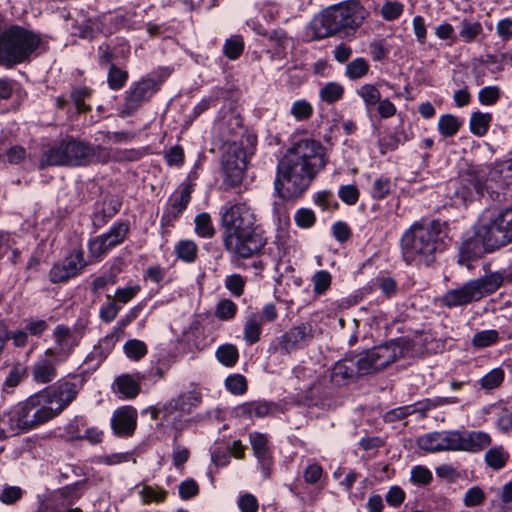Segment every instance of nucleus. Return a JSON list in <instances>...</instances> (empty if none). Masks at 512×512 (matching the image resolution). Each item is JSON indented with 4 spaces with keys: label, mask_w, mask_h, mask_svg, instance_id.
I'll return each instance as SVG.
<instances>
[{
    "label": "nucleus",
    "mask_w": 512,
    "mask_h": 512,
    "mask_svg": "<svg viewBox=\"0 0 512 512\" xmlns=\"http://www.w3.org/2000/svg\"><path fill=\"white\" fill-rule=\"evenodd\" d=\"M28 376V367L21 362L12 365L3 382L4 389H14Z\"/></svg>",
    "instance_id": "38"
},
{
    "label": "nucleus",
    "mask_w": 512,
    "mask_h": 512,
    "mask_svg": "<svg viewBox=\"0 0 512 512\" xmlns=\"http://www.w3.org/2000/svg\"><path fill=\"white\" fill-rule=\"evenodd\" d=\"M295 223L302 229L311 228L316 222V215L313 210L309 208H300L294 215Z\"/></svg>",
    "instance_id": "61"
},
{
    "label": "nucleus",
    "mask_w": 512,
    "mask_h": 512,
    "mask_svg": "<svg viewBox=\"0 0 512 512\" xmlns=\"http://www.w3.org/2000/svg\"><path fill=\"white\" fill-rule=\"evenodd\" d=\"M262 324V318L258 314H251L246 318L243 327V336L247 344L253 345L260 340Z\"/></svg>",
    "instance_id": "32"
},
{
    "label": "nucleus",
    "mask_w": 512,
    "mask_h": 512,
    "mask_svg": "<svg viewBox=\"0 0 512 512\" xmlns=\"http://www.w3.org/2000/svg\"><path fill=\"white\" fill-rule=\"evenodd\" d=\"M215 356L222 365L233 367L239 359V352L235 345L226 343L217 348Z\"/></svg>",
    "instance_id": "42"
},
{
    "label": "nucleus",
    "mask_w": 512,
    "mask_h": 512,
    "mask_svg": "<svg viewBox=\"0 0 512 512\" xmlns=\"http://www.w3.org/2000/svg\"><path fill=\"white\" fill-rule=\"evenodd\" d=\"M46 352L39 356L30 369L32 380L37 385L52 383L58 376L57 366L61 364Z\"/></svg>",
    "instance_id": "22"
},
{
    "label": "nucleus",
    "mask_w": 512,
    "mask_h": 512,
    "mask_svg": "<svg viewBox=\"0 0 512 512\" xmlns=\"http://www.w3.org/2000/svg\"><path fill=\"white\" fill-rule=\"evenodd\" d=\"M477 234L488 250H497L512 242V205L487 211L477 226Z\"/></svg>",
    "instance_id": "9"
},
{
    "label": "nucleus",
    "mask_w": 512,
    "mask_h": 512,
    "mask_svg": "<svg viewBox=\"0 0 512 512\" xmlns=\"http://www.w3.org/2000/svg\"><path fill=\"white\" fill-rule=\"evenodd\" d=\"M410 480L415 485L424 486L431 483L433 475L427 467L417 465L411 469Z\"/></svg>",
    "instance_id": "60"
},
{
    "label": "nucleus",
    "mask_w": 512,
    "mask_h": 512,
    "mask_svg": "<svg viewBox=\"0 0 512 512\" xmlns=\"http://www.w3.org/2000/svg\"><path fill=\"white\" fill-rule=\"evenodd\" d=\"M344 95V87L337 82H328L319 91V97L327 104H334Z\"/></svg>",
    "instance_id": "44"
},
{
    "label": "nucleus",
    "mask_w": 512,
    "mask_h": 512,
    "mask_svg": "<svg viewBox=\"0 0 512 512\" xmlns=\"http://www.w3.org/2000/svg\"><path fill=\"white\" fill-rule=\"evenodd\" d=\"M509 458L510 454L503 446H495L485 453L484 461L488 467L498 471L506 466Z\"/></svg>",
    "instance_id": "34"
},
{
    "label": "nucleus",
    "mask_w": 512,
    "mask_h": 512,
    "mask_svg": "<svg viewBox=\"0 0 512 512\" xmlns=\"http://www.w3.org/2000/svg\"><path fill=\"white\" fill-rule=\"evenodd\" d=\"M314 292L318 295L325 293L331 285V275L326 270L317 271L313 278Z\"/></svg>",
    "instance_id": "64"
},
{
    "label": "nucleus",
    "mask_w": 512,
    "mask_h": 512,
    "mask_svg": "<svg viewBox=\"0 0 512 512\" xmlns=\"http://www.w3.org/2000/svg\"><path fill=\"white\" fill-rule=\"evenodd\" d=\"M505 372L502 368H494L480 379L483 389L492 390L501 385L504 381Z\"/></svg>",
    "instance_id": "52"
},
{
    "label": "nucleus",
    "mask_w": 512,
    "mask_h": 512,
    "mask_svg": "<svg viewBox=\"0 0 512 512\" xmlns=\"http://www.w3.org/2000/svg\"><path fill=\"white\" fill-rule=\"evenodd\" d=\"M483 27L478 21L463 19L460 24L459 36L465 43L474 42L482 33Z\"/></svg>",
    "instance_id": "43"
},
{
    "label": "nucleus",
    "mask_w": 512,
    "mask_h": 512,
    "mask_svg": "<svg viewBox=\"0 0 512 512\" xmlns=\"http://www.w3.org/2000/svg\"><path fill=\"white\" fill-rule=\"evenodd\" d=\"M137 422L136 410L131 407H122L116 410L111 419V426L118 436H131Z\"/></svg>",
    "instance_id": "24"
},
{
    "label": "nucleus",
    "mask_w": 512,
    "mask_h": 512,
    "mask_svg": "<svg viewBox=\"0 0 512 512\" xmlns=\"http://www.w3.org/2000/svg\"><path fill=\"white\" fill-rule=\"evenodd\" d=\"M214 313L222 321L231 320L237 313V305L230 299H222L217 303Z\"/></svg>",
    "instance_id": "53"
},
{
    "label": "nucleus",
    "mask_w": 512,
    "mask_h": 512,
    "mask_svg": "<svg viewBox=\"0 0 512 512\" xmlns=\"http://www.w3.org/2000/svg\"><path fill=\"white\" fill-rule=\"evenodd\" d=\"M503 282L504 276L501 272H492L483 277L469 280L458 288L447 290L440 301L447 308L464 306L493 294Z\"/></svg>",
    "instance_id": "8"
},
{
    "label": "nucleus",
    "mask_w": 512,
    "mask_h": 512,
    "mask_svg": "<svg viewBox=\"0 0 512 512\" xmlns=\"http://www.w3.org/2000/svg\"><path fill=\"white\" fill-rule=\"evenodd\" d=\"M249 438L254 455L263 466L269 465L271 463V459L266 435L254 432L250 434Z\"/></svg>",
    "instance_id": "33"
},
{
    "label": "nucleus",
    "mask_w": 512,
    "mask_h": 512,
    "mask_svg": "<svg viewBox=\"0 0 512 512\" xmlns=\"http://www.w3.org/2000/svg\"><path fill=\"white\" fill-rule=\"evenodd\" d=\"M121 338L122 336L112 329L110 333L101 338L93 347V350L86 356L85 362H96V365H99L112 352L116 343Z\"/></svg>",
    "instance_id": "28"
},
{
    "label": "nucleus",
    "mask_w": 512,
    "mask_h": 512,
    "mask_svg": "<svg viewBox=\"0 0 512 512\" xmlns=\"http://www.w3.org/2000/svg\"><path fill=\"white\" fill-rule=\"evenodd\" d=\"M326 166L325 148L314 139L294 142L277 164L274 188L284 200L301 197Z\"/></svg>",
    "instance_id": "1"
},
{
    "label": "nucleus",
    "mask_w": 512,
    "mask_h": 512,
    "mask_svg": "<svg viewBox=\"0 0 512 512\" xmlns=\"http://www.w3.org/2000/svg\"><path fill=\"white\" fill-rule=\"evenodd\" d=\"M79 390L77 383L63 380L30 395L28 400L34 427L59 416L77 398Z\"/></svg>",
    "instance_id": "7"
},
{
    "label": "nucleus",
    "mask_w": 512,
    "mask_h": 512,
    "mask_svg": "<svg viewBox=\"0 0 512 512\" xmlns=\"http://www.w3.org/2000/svg\"><path fill=\"white\" fill-rule=\"evenodd\" d=\"M392 183L390 178L381 176L377 178L371 190V196L375 200H383L391 193Z\"/></svg>",
    "instance_id": "54"
},
{
    "label": "nucleus",
    "mask_w": 512,
    "mask_h": 512,
    "mask_svg": "<svg viewBox=\"0 0 512 512\" xmlns=\"http://www.w3.org/2000/svg\"><path fill=\"white\" fill-rule=\"evenodd\" d=\"M28 397L11 406L9 410L4 412V424L12 433H27L33 429L34 422L31 414Z\"/></svg>",
    "instance_id": "17"
},
{
    "label": "nucleus",
    "mask_w": 512,
    "mask_h": 512,
    "mask_svg": "<svg viewBox=\"0 0 512 512\" xmlns=\"http://www.w3.org/2000/svg\"><path fill=\"white\" fill-rule=\"evenodd\" d=\"M120 309L121 307L108 295L107 301L100 307L99 318L104 323H110L117 317Z\"/></svg>",
    "instance_id": "57"
},
{
    "label": "nucleus",
    "mask_w": 512,
    "mask_h": 512,
    "mask_svg": "<svg viewBox=\"0 0 512 512\" xmlns=\"http://www.w3.org/2000/svg\"><path fill=\"white\" fill-rule=\"evenodd\" d=\"M244 40L240 35L226 39L223 45V54L230 60L238 59L244 51Z\"/></svg>",
    "instance_id": "47"
},
{
    "label": "nucleus",
    "mask_w": 512,
    "mask_h": 512,
    "mask_svg": "<svg viewBox=\"0 0 512 512\" xmlns=\"http://www.w3.org/2000/svg\"><path fill=\"white\" fill-rule=\"evenodd\" d=\"M221 140L223 142L222 149L228 148L235 143H244L247 134H244V127L242 124L241 117L236 114H230L225 116L217 124Z\"/></svg>",
    "instance_id": "21"
},
{
    "label": "nucleus",
    "mask_w": 512,
    "mask_h": 512,
    "mask_svg": "<svg viewBox=\"0 0 512 512\" xmlns=\"http://www.w3.org/2000/svg\"><path fill=\"white\" fill-rule=\"evenodd\" d=\"M87 266L82 249H74L63 260L55 263L49 271L52 283H62L76 277Z\"/></svg>",
    "instance_id": "15"
},
{
    "label": "nucleus",
    "mask_w": 512,
    "mask_h": 512,
    "mask_svg": "<svg viewBox=\"0 0 512 512\" xmlns=\"http://www.w3.org/2000/svg\"><path fill=\"white\" fill-rule=\"evenodd\" d=\"M269 47L268 53H271V59L283 60L286 57V49L289 44V37L282 29L273 30L267 35Z\"/></svg>",
    "instance_id": "30"
},
{
    "label": "nucleus",
    "mask_w": 512,
    "mask_h": 512,
    "mask_svg": "<svg viewBox=\"0 0 512 512\" xmlns=\"http://www.w3.org/2000/svg\"><path fill=\"white\" fill-rule=\"evenodd\" d=\"M109 159L110 153L107 148L101 145L94 146L69 137L48 147L42 153L39 168L86 166L91 163H107Z\"/></svg>",
    "instance_id": "5"
},
{
    "label": "nucleus",
    "mask_w": 512,
    "mask_h": 512,
    "mask_svg": "<svg viewBox=\"0 0 512 512\" xmlns=\"http://www.w3.org/2000/svg\"><path fill=\"white\" fill-rule=\"evenodd\" d=\"M402 354V350L395 342L376 346L354 358L360 376L378 372L395 362Z\"/></svg>",
    "instance_id": "12"
},
{
    "label": "nucleus",
    "mask_w": 512,
    "mask_h": 512,
    "mask_svg": "<svg viewBox=\"0 0 512 512\" xmlns=\"http://www.w3.org/2000/svg\"><path fill=\"white\" fill-rule=\"evenodd\" d=\"M129 232V225L123 221L115 222L108 232L88 242L89 257L101 260L111 249L120 245Z\"/></svg>",
    "instance_id": "14"
},
{
    "label": "nucleus",
    "mask_w": 512,
    "mask_h": 512,
    "mask_svg": "<svg viewBox=\"0 0 512 512\" xmlns=\"http://www.w3.org/2000/svg\"><path fill=\"white\" fill-rule=\"evenodd\" d=\"M224 249L236 259L261 253L266 245L256 215L246 202H226L220 209Z\"/></svg>",
    "instance_id": "2"
},
{
    "label": "nucleus",
    "mask_w": 512,
    "mask_h": 512,
    "mask_svg": "<svg viewBox=\"0 0 512 512\" xmlns=\"http://www.w3.org/2000/svg\"><path fill=\"white\" fill-rule=\"evenodd\" d=\"M357 95L362 98L368 110L375 106L381 99V94L378 88L373 84H364L357 89Z\"/></svg>",
    "instance_id": "49"
},
{
    "label": "nucleus",
    "mask_w": 512,
    "mask_h": 512,
    "mask_svg": "<svg viewBox=\"0 0 512 512\" xmlns=\"http://www.w3.org/2000/svg\"><path fill=\"white\" fill-rule=\"evenodd\" d=\"M195 232L201 238H212L215 235V228L209 213H200L195 217Z\"/></svg>",
    "instance_id": "46"
},
{
    "label": "nucleus",
    "mask_w": 512,
    "mask_h": 512,
    "mask_svg": "<svg viewBox=\"0 0 512 512\" xmlns=\"http://www.w3.org/2000/svg\"><path fill=\"white\" fill-rule=\"evenodd\" d=\"M358 377L360 375L352 356L337 361L332 368L331 381L337 386L348 384Z\"/></svg>",
    "instance_id": "26"
},
{
    "label": "nucleus",
    "mask_w": 512,
    "mask_h": 512,
    "mask_svg": "<svg viewBox=\"0 0 512 512\" xmlns=\"http://www.w3.org/2000/svg\"><path fill=\"white\" fill-rule=\"evenodd\" d=\"M370 70L368 61L363 57H358L347 63L345 67V75L350 80H359L365 77Z\"/></svg>",
    "instance_id": "41"
},
{
    "label": "nucleus",
    "mask_w": 512,
    "mask_h": 512,
    "mask_svg": "<svg viewBox=\"0 0 512 512\" xmlns=\"http://www.w3.org/2000/svg\"><path fill=\"white\" fill-rule=\"evenodd\" d=\"M256 142V136L248 134L246 136V143L250 145L249 151L244 148L242 141L223 149L221 170L223 173V184L227 188H235L242 183L248 157L254 153Z\"/></svg>",
    "instance_id": "10"
},
{
    "label": "nucleus",
    "mask_w": 512,
    "mask_h": 512,
    "mask_svg": "<svg viewBox=\"0 0 512 512\" xmlns=\"http://www.w3.org/2000/svg\"><path fill=\"white\" fill-rule=\"evenodd\" d=\"M275 405L272 402L258 400L246 402L237 407V413L242 417H265L272 413Z\"/></svg>",
    "instance_id": "31"
},
{
    "label": "nucleus",
    "mask_w": 512,
    "mask_h": 512,
    "mask_svg": "<svg viewBox=\"0 0 512 512\" xmlns=\"http://www.w3.org/2000/svg\"><path fill=\"white\" fill-rule=\"evenodd\" d=\"M491 121L492 114L480 111L473 112L469 121L471 133L478 137L484 136L489 130Z\"/></svg>",
    "instance_id": "37"
},
{
    "label": "nucleus",
    "mask_w": 512,
    "mask_h": 512,
    "mask_svg": "<svg viewBox=\"0 0 512 512\" xmlns=\"http://www.w3.org/2000/svg\"><path fill=\"white\" fill-rule=\"evenodd\" d=\"M126 356L134 361H138L143 358L147 352L146 344L138 339L128 340L123 346Z\"/></svg>",
    "instance_id": "51"
},
{
    "label": "nucleus",
    "mask_w": 512,
    "mask_h": 512,
    "mask_svg": "<svg viewBox=\"0 0 512 512\" xmlns=\"http://www.w3.org/2000/svg\"><path fill=\"white\" fill-rule=\"evenodd\" d=\"M72 28L74 35L82 39H92L97 30V19L89 17L81 22L75 21Z\"/></svg>",
    "instance_id": "48"
},
{
    "label": "nucleus",
    "mask_w": 512,
    "mask_h": 512,
    "mask_svg": "<svg viewBox=\"0 0 512 512\" xmlns=\"http://www.w3.org/2000/svg\"><path fill=\"white\" fill-rule=\"evenodd\" d=\"M87 329V321L79 319L72 327L58 324L51 333L52 345L45 352L55 360L66 362L80 345Z\"/></svg>",
    "instance_id": "11"
},
{
    "label": "nucleus",
    "mask_w": 512,
    "mask_h": 512,
    "mask_svg": "<svg viewBox=\"0 0 512 512\" xmlns=\"http://www.w3.org/2000/svg\"><path fill=\"white\" fill-rule=\"evenodd\" d=\"M143 379L144 376L140 373L122 374L114 380L113 389L124 399H134L140 393V384Z\"/></svg>",
    "instance_id": "27"
},
{
    "label": "nucleus",
    "mask_w": 512,
    "mask_h": 512,
    "mask_svg": "<svg viewBox=\"0 0 512 512\" xmlns=\"http://www.w3.org/2000/svg\"><path fill=\"white\" fill-rule=\"evenodd\" d=\"M312 105L306 100L293 102L290 113L298 121L308 120L313 114Z\"/></svg>",
    "instance_id": "58"
},
{
    "label": "nucleus",
    "mask_w": 512,
    "mask_h": 512,
    "mask_svg": "<svg viewBox=\"0 0 512 512\" xmlns=\"http://www.w3.org/2000/svg\"><path fill=\"white\" fill-rule=\"evenodd\" d=\"M23 490L19 486L6 485L0 492V502L6 505H12L23 497Z\"/></svg>",
    "instance_id": "63"
},
{
    "label": "nucleus",
    "mask_w": 512,
    "mask_h": 512,
    "mask_svg": "<svg viewBox=\"0 0 512 512\" xmlns=\"http://www.w3.org/2000/svg\"><path fill=\"white\" fill-rule=\"evenodd\" d=\"M370 17V11L360 0H346L325 9L312 21L315 39L334 35L353 36Z\"/></svg>",
    "instance_id": "4"
},
{
    "label": "nucleus",
    "mask_w": 512,
    "mask_h": 512,
    "mask_svg": "<svg viewBox=\"0 0 512 512\" xmlns=\"http://www.w3.org/2000/svg\"><path fill=\"white\" fill-rule=\"evenodd\" d=\"M175 254L178 259L192 263L197 258L198 246L192 240H180L174 247Z\"/></svg>",
    "instance_id": "40"
},
{
    "label": "nucleus",
    "mask_w": 512,
    "mask_h": 512,
    "mask_svg": "<svg viewBox=\"0 0 512 512\" xmlns=\"http://www.w3.org/2000/svg\"><path fill=\"white\" fill-rule=\"evenodd\" d=\"M458 451L479 452L487 448L491 436L484 431L457 430Z\"/></svg>",
    "instance_id": "23"
},
{
    "label": "nucleus",
    "mask_w": 512,
    "mask_h": 512,
    "mask_svg": "<svg viewBox=\"0 0 512 512\" xmlns=\"http://www.w3.org/2000/svg\"><path fill=\"white\" fill-rule=\"evenodd\" d=\"M449 225L440 219H421L413 222L400 237L403 261L414 267H432L448 247Z\"/></svg>",
    "instance_id": "3"
},
{
    "label": "nucleus",
    "mask_w": 512,
    "mask_h": 512,
    "mask_svg": "<svg viewBox=\"0 0 512 512\" xmlns=\"http://www.w3.org/2000/svg\"><path fill=\"white\" fill-rule=\"evenodd\" d=\"M226 389L234 395H242L247 391L246 378L241 374H233L225 380Z\"/></svg>",
    "instance_id": "59"
},
{
    "label": "nucleus",
    "mask_w": 512,
    "mask_h": 512,
    "mask_svg": "<svg viewBox=\"0 0 512 512\" xmlns=\"http://www.w3.org/2000/svg\"><path fill=\"white\" fill-rule=\"evenodd\" d=\"M494 250H488L481 237L477 234V230L475 231V236L470 237L463 241L459 249V262L462 264L464 262L480 258L485 252H493Z\"/></svg>",
    "instance_id": "29"
},
{
    "label": "nucleus",
    "mask_w": 512,
    "mask_h": 512,
    "mask_svg": "<svg viewBox=\"0 0 512 512\" xmlns=\"http://www.w3.org/2000/svg\"><path fill=\"white\" fill-rule=\"evenodd\" d=\"M164 78L154 79L149 75L133 82L125 91L124 102L120 110L121 116H130L148 102L153 95L160 89Z\"/></svg>",
    "instance_id": "13"
},
{
    "label": "nucleus",
    "mask_w": 512,
    "mask_h": 512,
    "mask_svg": "<svg viewBox=\"0 0 512 512\" xmlns=\"http://www.w3.org/2000/svg\"><path fill=\"white\" fill-rule=\"evenodd\" d=\"M457 443V430L431 432L417 439L418 447L430 453L458 451Z\"/></svg>",
    "instance_id": "19"
},
{
    "label": "nucleus",
    "mask_w": 512,
    "mask_h": 512,
    "mask_svg": "<svg viewBox=\"0 0 512 512\" xmlns=\"http://www.w3.org/2000/svg\"><path fill=\"white\" fill-rule=\"evenodd\" d=\"M499 339L496 330H484L476 333L472 338V345L476 348H485L495 344Z\"/></svg>",
    "instance_id": "56"
},
{
    "label": "nucleus",
    "mask_w": 512,
    "mask_h": 512,
    "mask_svg": "<svg viewBox=\"0 0 512 512\" xmlns=\"http://www.w3.org/2000/svg\"><path fill=\"white\" fill-rule=\"evenodd\" d=\"M90 96L91 89L88 87H77L71 91L70 97L78 113H87L91 111V106L85 104V100Z\"/></svg>",
    "instance_id": "50"
},
{
    "label": "nucleus",
    "mask_w": 512,
    "mask_h": 512,
    "mask_svg": "<svg viewBox=\"0 0 512 512\" xmlns=\"http://www.w3.org/2000/svg\"><path fill=\"white\" fill-rule=\"evenodd\" d=\"M42 45V34L19 24H11L0 31V66L13 69L29 63Z\"/></svg>",
    "instance_id": "6"
},
{
    "label": "nucleus",
    "mask_w": 512,
    "mask_h": 512,
    "mask_svg": "<svg viewBox=\"0 0 512 512\" xmlns=\"http://www.w3.org/2000/svg\"><path fill=\"white\" fill-rule=\"evenodd\" d=\"M179 196L171 197L160 220L162 227L173 226L191 201V194L194 191V184L184 181L179 186Z\"/></svg>",
    "instance_id": "18"
},
{
    "label": "nucleus",
    "mask_w": 512,
    "mask_h": 512,
    "mask_svg": "<svg viewBox=\"0 0 512 512\" xmlns=\"http://www.w3.org/2000/svg\"><path fill=\"white\" fill-rule=\"evenodd\" d=\"M141 287L139 285L120 287L116 289L114 298H112L118 305L127 304L140 292Z\"/></svg>",
    "instance_id": "62"
},
{
    "label": "nucleus",
    "mask_w": 512,
    "mask_h": 512,
    "mask_svg": "<svg viewBox=\"0 0 512 512\" xmlns=\"http://www.w3.org/2000/svg\"><path fill=\"white\" fill-rule=\"evenodd\" d=\"M461 124V121L456 116L445 114L439 118L438 131L444 137H452L457 134Z\"/></svg>",
    "instance_id": "45"
},
{
    "label": "nucleus",
    "mask_w": 512,
    "mask_h": 512,
    "mask_svg": "<svg viewBox=\"0 0 512 512\" xmlns=\"http://www.w3.org/2000/svg\"><path fill=\"white\" fill-rule=\"evenodd\" d=\"M404 10V5L399 1H386L382 7L380 14L382 18L386 21H394L398 19Z\"/></svg>",
    "instance_id": "55"
},
{
    "label": "nucleus",
    "mask_w": 512,
    "mask_h": 512,
    "mask_svg": "<svg viewBox=\"0 0 512 512\" xmlns=\"http://www.w3.org/2000/svg\"><path fill=\"white\" fill-rule=\"evenodd\" d=\"M87 479H83L74 482L70 485H66L57 490V494L62 498L68 505H72L78 501L87 488Z\"/></svg>",
    "instance_id": "35"
},
{
    "label": "nucleus",
    "mask_w": 512,
    "mask_h": 512,
    "mask_svg": "<svg viewBox=\"0 0 512 512\" xmlns=\"http://www.w3.org/2000/svg\"><path fill=\"white\" fill-rule=\"evenodd\" d=\"M128 78L129 73L127 70H124L115 64H111V66H109L107 84L111 90H121L126 85Z\"/></svg>",
    "instance_id": "39"
},
{
    "label": "nucleus",
    "mask_w": 512,
    "mask_h": 512,
    "mask_svg": "<svg viewBox=\"0 0 512 512\" xmlns=\"http://www.w3.org/2000/svg\"><path fill=\"white\" fill-rule=\"evenodd\" d=\"M201 393L195 390L180 393L177 397L170 399L163 406V410L171 414L180 412L181 414H189L201 402Z\"/></svg>",
    "instance_id": "25"
},
{
    "label": "nucleus",
    "mask_w": 512,
    "mask_h": 512,
    "mask_svg": "<svg viewBox=\"0 0 512 512\" xmlns=\"http://www.w3.org/2000/svg\"><path fill=\"white\" fill-rule=\"evenodd\" d=\"M489 180V166H470L459 174L460 188L457 193L464 199L471 197L474 193L481 195Z\"/></svg>",
    "instance_id": "16"
},
{
    "label": "nucleus",
    "mask_w": 512,
    "mask_h": 512,
    "mask_svg": "<svg viewBox=\"0 0 512 512\" xmlns=\"http://www.w3.org/2000/svg\"><path fill=\"white\" fill-rule=\"evenodd\" d=\"M313 337L312 325L309 322H304L290 328L279 338V348L283 353L288 354L307 346Z\"/></svg>",
    "instance_id": "20"
},
{
    "label": "nucleus",
    "mask_w": 512,
    "mask_h": 512,
    "mask_svg": "<svg viewBox=\"0 0 512 512\" xmlns=\"http://www.w3.org/2000/svg\"><path fill=\"white\" fill-rule=\"evenodd\" d=\"M490 180L503 185L512 184V159L500 162L489 167Z\"/></svg>",
    "instance_id": "36"
}]
</instances>
